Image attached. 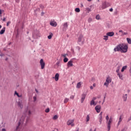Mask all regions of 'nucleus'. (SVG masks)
I'll return each mask as SVG.
<instances>
[{
	"label": "nucleus",
	"mask_w": 131,
	"mask_h": 131,
	"mask_svg": "<svg viewBox=\"0 0 131 131\" xmlns=\"http://www.w3.org/2000/svg\"><path fill=\"white\" fill-rule=\"evenodd\" d=\"M127 45L125 44H119L114 49L115 52H121V53H126L127 52Z\"/></svg>",
	"instance_id": "1"
},
{
	"label": "nucleus",
	"mask_w": 131,
	"mask_h": 131,
	"mask_svg": "<svg viewBox=\"0 0 131 131\" xmlns=\"http://www.w3.org/2000/svg\"><path fill=\"white\" fill-rule=\"evenodd\" d=\"M25 119H26V122H28V120H29V117H26L25 114L23 115L20 118L18 124V126L16 127V130H19L20 128H22V125H23Z\"/></svg>",
	"instance_id": "2"
},
{
	"label": "nucleus",
	"mask_w": 131,
	"mask_h": 131,
	"mask_svg": "<svg viewBox=\"0 0 131 131\" xmlns=\"http://www.w3.org/2000/svg\"><path fill=\"white\" fill-rule=\"evenodd\" d=\"M77 42L80 46L84 43V38H83V35L80 34L78 37Z\"/></svg>",
	"instance_id": "3"
},
{
	"label": "nucleus",
	"mask_w": 131,
	"mask_h": 131,
	"mask_svg": "<svg viewBox=\"0 0 131 131\" xmlns=\"http://www.w3.org/2000/svg\"><path fill=\"white\" fill-rule=\"evenodd\" d=\"M112 121H113V120L112 119V118L111 117L108 121L107 122V131H110V128H111V123H112Z\"/></svg>",
	"instance_id": "4"
},
{
	"label": "nucleus",
	"mask_w": 131,
	"mask_h": 131,
	"mask_svg": "<svg viewBox=\"0 0 131 131\" xmlns=\"http://www.w3.org/2000/svg\"><path fill=\"white\" fill-rule=\"evenodd\" d=\"M103 114V112H100L98 116V120L100 124H102V121H103V116H102Z\"/></svg>",
	"instance_id": "5"
},
{
	"label": "nucleus",
	"mask_w": 131,
	"mask_h": 131,
	"mask_svg": "<svg viewBox=\"0 0 131 131\" xmlns=\"http://www.w3.org/2000/svg\"><path fill=\"white\" fill-rule=\"evenodd\" d=\"M74 119L73 120H69L67 122L68 125H71V126H74Z\"/></svg>",
	"instance_id": "6"
},
{
	"label": "nucleus",
	"mask_w": 131,
	"mask_h": 131,
	"mask_svg": "<svg viewBox=\"0 0 131 131\" xmlns=\"http://www.w3.org/2000/svg\"><path fill=\"white\" fill-rule=\"evenodd\" d=\"M40 64L41 66V69H43L45 68V66H46V63L43 62V59H41L40 60Z\"/></svg>",
	"instance_id": "7"
},
{
	"label": "nucleus",
	"mask_w": 131,
	"mask_h": 131,
	"mask_svg": "<svg viewBox=\"0 0 131 131\" xmlns=\"http://www.w3.org/2000/svg\"><path fill=\"white\" fill-rule=\"evenodd\" d=\"M117 75L121 80H123V75H122V73L119 72L118 73H117Z\"/></svg>",
	"instance_id": "8"
},
{
	"label": "nucleus",
	"mask_w": 131,
	"mask_h": 131,
	"mask_svg": "<svg viewBox=\"0 0 131 131\" xmlns=\"http://www.w3.org/2000/svg\"><path fill=\"white\" fill-rule=\"evenodd\" d=\"M73 66V61L70 60L67 63L68 68H70V67H72Z\"/></svg>",
	"instance_id": "9"
},
{
	"label": "nucleus",
	"mask_w": 131,
	"mask_h": 131,
	"mask_svg": "<svg viewBox=\"0 0 131 131\" xmlns=\"http://www.w3.org/2000/svg\"><path fill=\"white\" fill-rule=\"evenodd\" d=\"M101 106L100 105H97L95 107V110L96 111V112H97V113H100V112H101Z\"/></svg>",
	"instance_id": "10"
},
{
	"label": "nucleus",
	"mask_w": 131,
	"mask_h": 131,
	"mask_svg": "<svg viewBox=\"0 0 131 131\" xmlns=\"http://www.w3.org/2000/svg\"><path fill=\"white\" fill-rule=\"evenodd\" d=\"M50 25L51 26H53V27H56L57 25V22L55 21H52L50 23Z\"/></svg>",
	"instance_id": "11"
},
{
	"label": "nucleus",
	"mask_w": 131,
	"mask_h": 131,
	"mask_svg": "<svg viewBox=\"0 0 131 131\" xmlns=\"http://www.w3.org/2000/svg\"><path fill=\"white\" fill-rule=\"evenodd\" d=\"M62 29L63 30H65L66 29H67V28H68V23H64V24H62Z\"/></svg>",
	"instance_id": "12"
},
{
	"label": "nucleus",
	"mask_w": 131,
	"mask_h": 131,
	"mask_svg": "<svg viewBox=\"0 0 131 131\" xmlns=\"http://www.w3.org/2000/svg\"><path fill=\"white\" fill-rule=\"evenodd\" d=\"M85 97H86V94H83L81 95V102L83 103L84 99H85Z\"/></svg>",
	"instance_id": "13"
},
{
	"label": "nucleus",
	"mask_w": 131,
	"mask_h": 131,
	"mask_svg": "<svg viewBox=\"0 0 131 131\" xmlns=\"http://www.w3.org/2000/svg\"><path fill=\"white\" fill-rule=\"evenodd\" d=\"M17 105L20 109H22L23 108V104H22V101L20 100L17 102Z\"/></svg>",
	"instance_id": "14"
},
{
	"label": "nucleus",
	"mask_w": 131,
	"mask_h": 131,
	"mask_svg": "<svg viewBox=\"0 0 131 131\" xmlns=\"http://www.w3.org/2000/svg\"><path fill=\"white\" fill-rule=\"evenodd\" d=\"M107 36H113L114 35V32H108L106 33Z\"/></svg>",
	"instance_id": "15"
},
{
	"label": "nucleus",
	"mask_w": 131,
	"mask_h": 131,
	"mask_svg": "<svg viewBox=\"0 0 131 131\" xmlns=\"http://www.w3.org/2000/svg\"><path fill=\"white\" fill-rule=\"evenodd\" d=\"M106 8H107V3L103 2L102 3V10H104V9H106Z\"/></svg>",
	"instance_id": "16"
},
{
	"label": "nucleus",
	"mask_w": 131,
	"mask_h": 131,
	"mask_svg": "<svg viewBox=\"0 0 131 131\" xmlns=\"http://www.w3.org/2000/svg\"><path fill=\"white\" fill-rule=\"evenodd\" d=\"M82 84V82H79L77 83V85H76V88L77 89H80V88H81V85Z\"/></svg>",
	"instance_id": "17"
},
{
	"label": "nucleus",
	"mask_w": 131,
	"mask_h": 131,
	"mask_svg": "<svg viewBox=\"0 0 131 131\" xmlns=\"http://www.w3.org/2000/svg\"><path fill=\"white\" fill-rule=\"evenodd\" d=\"M55 81H58L59 80V74L58 73H56L54 77Z\"/></svg>",
	"instance_id": "18"
},
{
	"label": "nucleus",
	"mask_w": 131,
	"mask_h": 131,
	"mask_svg": "<svg viewBox=\"0 0 131 131\" xmlns=\"http://www.w3.org/2000/svg\"><path fill=\"white\" fill-rule=\"evenodd\" d=\"M6 32V27H4L0 31V34H4Z\"/></svg>",
	"instance_id": "19"
},
{
	"label": "nucleus",
	"mask_w": 131,
	"mask_h": 131,
	"mask_svg": "<svg viewBox=\"0 0 131 131\" xmlns=\"http://www.w3.org/2000/svg\"><path fill=\"white\" fill-rule=\"evenodd\" d=\"M120 68H121V65L118 64L117 67L116 72L117 73L119 72V70H120Z\"/></svg>",
	"instance_id": "20"
},
{
	"label": "nucleus",
	"mask_w": 131,
	"mask_h": 131,
	"mask_svg": "<svg viewBox=\"0 0 131 131\" xmlns=\"http://www.w3.org/2000/svg\"><path fill=\"white\" fill-rule=\"evenodd\" d=\"M123 101H124V102H125V101H126V100H127V94L123 95Z\"/></svg>",
	"instance_id": "21"
},
{
	"label": "nucleus",
	"mask_w": 131,
	"mask_h": 131,
	"mask_svg": "<svg viewBox=\"0 0 131 131\" xmlns=\"http://www.w3.org/2000/svg\"><path fill=\"white\" fill-rule=\"evenodd\" d=\"M90 105L91 106H93V105H94V106H96V105H97V103H95L94 100H92L90 102Z\"/></svg>",
	"instance_id": "22"
},
{
	"label": "nucleus",
	"mask_w": 131,
	"mask_h": 131,
	"mask_svg": "<svg viewBox=\"0 0 131 131\" xmlns=\"http://www.w3.org/2000/svg\"><path fill=\"white\" fill-rule=\"evenodd\" d=\"M127 68V66H125L123 67L121 71V72H124V70H126Z\"/></svg>",
	"instance_id": "23"
},
{
	"label": "nucleus",
	"mask_w": 131,
	"mask_h": 131,
	"mask_svg": "<svg viewBox=\"0 0 131 131\" xmlns=\"http://www.w3.org/2000/svg\"><path fill=\"white\" fill-rule=\"evenodd\" d=\"M106 82H108L109 83H110L112 81L111 78H110V77H107L106 79Z\"/></svg>",
	"instance_id": "24"
},
{
	"label": "nucleus",
	"mask_w": 131,
	"mask_h": 131,
	"mask_svg": "<svg viewBox=\"0 0 131 131\" xmlns=\"http://www.w3.org/2000/svg\"><path fill=\"white\" fill-rule=\"evenodd\" d=\"M69 101V99L68 98H66L63 101L64 104H66V103H68V102Z\"/></svg>",
	"instance_id": "25"
},
{
	"label": "nucleus",
	"mask_w": 131,
	"mask_h": 131,
	"mask_svg": "<svg viewBox=\"0 0 131 131\" xmlns=\"http://www.w3.org/2000/svg\"><path fill=\"white\" fill-rule=\"evenodd\" d=\"M52 37H53V34L52 33H50V35L48 36V38L49 39H51Z\"/></svg>",
	"instance_id": "26"
},
{
	"label": "nucleus",
	"mask_w": 131,
	"mask_h": 131,
	"mask_svg": "<svg viewBox=\"0 0 131 131\" xmlns=\"http://www.w3.org/2000/svg\"><path fill=\"white\" fill-rule=\"evenodd\" d=\"M121 121H122V119L121 118V116H120L118 123V125H119L120 124V122H121Z\"/></svg>",
	"instance_id": "27"
},
{
	"label": "nucleus",
	"mask_w": 131,
	"mask_h": 131,
	"mask_svg": "<svg viewBox=\"0 0 131 131\" xmlns=\"http://www.w3.org/2000/svg\"><path fill=\"white\" fill-rule=\"evenodd\" d=\"M75 11L76 12V13H79V12H80V9L79 8H76L75 9Z\"/></svg>",
	"instance_id": "28"
},
{
	"label": "nucleus",
	"mask_w": 131,
	"mask_h": 131,
	"mask_svg": "<svg viewBox=\"0 0 131 131\" xmlns=\"http://www.w3.org/2000/svg\"><path fill=\"white\" fill-rule=\"evenodd\" d=\"M86 122H89L90 121V115H88L86 118Z\"/></svg>",
	"instance_id": "29"
},
{
	"label": "nucleus",
	"mask_w": 131,
	"mask_h": 131,
	"mask_svg": "<svg viewBox=\"0 0 131 131\" xmlns=\"http://www.w3.org/2000/svg\"><path fill=\"white\" fill-rule=\"evenodd\" d=\"M126 40H127V41L128 43H129V45H130V44H131V39H130V38H126Z\"/></svg>",
	"instance_id": "30"
},
{
	"label": "nucleus",
	"mask_w": 131,
	"mask_h": 131,
	"mask_svg": "<svg viewBox=\"0 0 131 131\" xmlns=\"http://www.w3.org/2000/svg\"><path fill=\"white\" fill-rule=\"evenodd\" d=\"M109 83L108 82H107V81H106L104 83V85H105V86H106V88H108V85H109Z\"/></svg>",
	"instance_id": "31"
},
{
	"label": "nucleus",
	"mask_w": 131,
	"mask_h": 131,
	"mask_svg": "<svg viewBox=\"0 0 131 131\" xmlns=\"http://www.w3.org/2000/svg\"><path fill=\"white\" fill-rule=\"evenodd\" d=\"M67 56H68V54H61V57H63V58H67L66 57H67Z\"/></svg>",
	"instance_id": "32"
},
{
	"label": "nucleus",
	"mask_w": 131,
	"mask_h": 131,
	"mask_svg": "<svg viewBox=\"0 0 131 131\" xmlns=\"http://www.w3.org/2000/svg\"><path fill=\"white\" fill-rule=\"evenodd\" d=\"M108 36H107V35H105V36H103V39L104 40H108Z\"/></svg>",
	"instance_id": "33"
},
{
	"label": "nucleus",
	"mask_w": 131,
	"mask_h": 131,
	"mask_svg": "<svg viewBox=\"0 0 131 131\" xmlns=\"http://www.w3.org/2000/svg\"><path fill=\"white\" fill-rule=\"evenodd\" d=\"M53 120H56V119H58V116L57 115H55L53 118Z\"/></svg>",
	"instance_id": "34"
},
{
	"label": "nucleus",
	"mask_w": 131,
	"mask_h": 131,
	"mask_svg": "<svg viewBox=\"0 0 131 131\" xmlns=\"http://www.w3.org/2000/svg\"><path fill=\"white\" fill-rule=\"evenodd\" d=\"M63 62L64 63H67V62H68V58H64L63 59Z\"/></svg>",
	"instance_id": "35"
},
{
	"label": "nucleus",
	"mask_w": 131,
	"mask_h": 131,
	"mask_svg": "<svg viewBox=\"0 0 131 131\" xmlns=\"http://www.w3.org/2000/svg\"><path fill=\"white\" fill-rule=\"evenodd\" d=\"M86 10L88 13H90V12H91V11H92V10L90 8H86Z\"/></svg>",
	"instance_id": "36"
},
{
	"label": "nucleus",
	"mask_w": 131,
	"mask_h": 131,
	"mask_svg": "<svg viewBox=\"0 0 131 131\" xmlns=\"http://www.w3.org/2000/svg\"><path fill=\"white\" fill-rule=\"evenodd\" d=\"M45 112L46 113H49L50 112V108H47V109L45 110Z\"/></svg>",
	"instance_id": "37"
},
{
	"label": "nucleus",
	"mask_w": 131,
	"mask_h": 131,
	"mask_svg": "<svg viewBox=\"0 0 131 131\" xmlns=\"http://www.w3.org/2000/svg\"><path fill=\"white\" fill-rule=\"evenodd\" d=\"M96 19L97 20H100V15H96Z\"/></svg>",
	"instance_id": "38"
},
{
	"label": "nucleus",
	"mask_w": 131,
	"mask_h": 131,
	"mask_svg": "<svg viewBox=\"0 0 131 131\" xmlns=\"http://www.w3.org/2000/svg\"><path fill=\"white\" fill-rule=\"evenodd\" d=\"M92 21H93V19H92V18H89L88 19L89 23H91V22H92Z\"/></svg>",
	"instance_id": "39"
},
{
	"label": "nucleus",
	"mask_w": 131,
	"mask_h": 131,
	"mask_svg": "<svg viewBox=\"0 0 131 131\" xmlns=\"http://www.w3.org/2000/svg\"><path fill=\"white\" fill-rule=\"evenodd\" d=\"M127 34V32H123L122 33V35L123 36L124 35H126Z\"/></svg>",
	"instance_id": "40"
},
{
	"label": "nucleus",
	"mask_w": 131,
	"mask_h": 131,
	"mask_svg": "<svg viewBox=\"0 0 131 131\" xmlns=\"http://www.w3.org/2000/svg\"><path fill=\"white\" fill-rule=\"evenodd\" d=\"M33 99V102L36 101V96H34Z\"/></svg>",
	"instance_id": "41"
},
{
	"label": "nucleus",
	"mask_w": 131,
	"mask_h": 131,
	"mask_svg": "<svg viewBox=\"0 0 131 131\" xmlns=\"http://www.w3.org/2000/svg\"><path fill=\"white\" fill-rule=\"evenodd\" d=\"M40 8L43 10V9H45V6H43L42 5H40Z\"/></svg>",
	"instance_id": "42"
},
{
	"label": "nucleus",
	"mask_w": 131,
	"mask_h": 131,
	"mask_svg": "<svg viewBox=\"0 0 131 131\" xmlns=\"http://www.w3.org/2000/svg\"><path fill=\"white\" fill-rule=\"evenodd\" d=\"M77 50H78V51L79 52V51H80V47H79V46H77L76 47Z\"/></svg>",
	"instance_id": "43"
},
{
	"label": "nucleus",
	"mask_w": 131,
	"mask_h": 131,
	"mask_svg": "<svg viewBox=\"0 0 131 131\" xmlns=\"http://www.w3.org/2000/svg\"><path fill=\"white\" fill-rule=\"evenodd\" d=\"M16 96H17V97H18V98H21V97H22V95H19V93H17V94H16Z\"/></svg>",
	"instance_id": "44"
},
{
	"label": "nucleus",
	"mask_w": 131,
	"mask_h": 131,
	"mask_svg": "<svg viewBox=\"0 0 131 131\" xmlns=\"http://www.w3.org/2000/svg\"><path fill=\"white\" fill-rule=\"evenodd\" d=\"M106 6H107V7H110L111 6V5L110 4V3H106Z\"/></svg>",
	"instance_id": "45"
},
{
	"label": "nucleus",
	"mask_w": 131,
	"mask_h": 131,
	"mask_svg": "<svg viewBox=\"0 0 131 131\" xmlns=\"http://www.w3.org/2000/svg\"><path fill=\"white\" fill-rule=\"evenodd\" d=\"M10 24H11V21H8V22L7 23V26H9V25Z\"/></svg>",
	"instance_id": "46"
},
{
	"label": "nucleus",
	"mask_w": 131,
	"mask_h": 131,
	"mask_svg": "<svg viewBox=\"0 0 131 131\" xmlns=\"http://www.w3.org/2000/svg\"><path fill=\"white\" fill-rule=\"evenodd\" d=\"M28 114H29V115H31V111H30V110H29V111H28Z\"/></svg>",
	"instance_id": "47"
},
{
	"label": "nucleus",
	"mask_w": 131,
	"mask_h": 131,
	"mask_svg": "<svg viewBox=\"0 0 131 131\" xmlns=\"http://www.w3.org/2000/svg\"><path fill=\"white\" fill-rule=\"evenodd\" d=\"M70 99H72V100H73V99H74V96H73V95L71 96Z\"/></svg>",
	"instance_id": "48"
},
{
	"label": "nucleus",
	"mask_w": 131,
	"mask_h": 131,
	"mask_svg": "<svg viewBox=\"0 0 131 131\" xmlns=\"http://www.w3.org/2000/svg\"><path fill=\"white\" fill-rule=\"evenodd\" d=\"M106 119L107 121H108V120H109V116H106Z\"/></svg>",
	"instance_id": "49"
},
{
	"label": "nucleus",
	"mask_w": 131,
	"mask_h": 131,
	"mask_svg": "<svg viewBox=\"0 0 131 131\" xmlns=\"http://www.w3.org/2000/svg\"><path fill=\"white\" fill-rule=\"evenodd\" d=\"M97 97H93L92 99V100L95 101V100H96Z\"/></svg>",
	"instance_id": "50"
},
{
	"label": "nucleus",
	"mask_w": 131,
	"mask_h": 131,
	"mask_svg": "<svg viewBox=\"0 0 131 131\" xmlns=\"http://www.w3.org/2000/svg\"><path fill=\"white\" fill-rule=\"evenodd\" d=\"M81 8H83V4L82 3L80 4Z\"/></svg>",
	"instance_id": "51"
},
{
	"label": "nucleus",
	"mask_w": 131,
	"mask_h": 131,
	"mask_svg": "<svg viewBox=\"0 0 131 131\" xmlns=\"http://www.w3.org/2000/svg\"><path fill=\"white\" fill-rule=\"evenodd\" d=\"M110 12H113V8H111L110 9Z\"/></svg>",
	"instance_id": "52"
},
{
	"label": "nucleus",
	"mask_w": 131,
	"mask_h": 131,
	"mask_svg": "<svg viewBox=\"0 0 131 131\" xmlns=\"http://www.w3.org/2000/svg\"><path fill=\"white\" fill-rule=\"evenodd\" d=\"M90 89L91 90H94V87H93V86H90Z\"/></svg>",
	"instance_id": "53"
},
{
	"label": "nucleus",
	"mask_w": 131,
	"mask_h": 131,
	"mask_svg": "<svg viewBox=\"0 0 131 131\" xmlns=\"http://www.w3.org/2000/svg\"><path fill=\"white\" fill-rule=\"evenodd\" d=\"M129 71L130 72V76H131V68L129 69Z\"/></svg>",
	"instance_id": "54"
},
{
	"label": "nucleus",
	"mask_w": 131,
	"mask_h": 131,
	"mask_svg": "<svg viewBox=\"0 0 131 131\" xmlns=\"http://www.w3.org/2000/svg\"><path fill=\"white\" fill-rule=\"evenodd\" d=\"M93 85L94 88H96V83H94Z\"/></svg>",
	"instance_id": "55"
},
{
	"label": "nucleus",
	"mask_w": 131,
	"mask_h": 131,
	"mask_svg": "<svg viewBox=\"0 0 131 131\" xmlns=\"http://www.w3.org/2000/svg\"><path fill=\"white\" fill-rule=\"evenodd\" d=\"M44 14H45V13H43V12H42L41 13V15L43 16Z\"/></svg>",
	"instance_id": "56"
},
{
	"label": "nucleus",
	"mask_w": 131,
	"mask_h": 131,
	"mask_svg": "<svg viewBox=\"0 0 131 131\" xmlns=\"http://www.w3.org/2000/svg\"><path fill=\"white\" fill-rule=\"evenodd\" d=\"M18 94V93H17V91H15L14 92V95H16Z\"/></svg>",
	"instance_id": "57"
},
{
	"label": "nucleus",
	"mask_w": 131,
	"mask_h": 131,
	"mask_svg": "<svg viewBox=\"0 0 131 131\" xmlns=\"http://www.w3.org/2000/svg\"><path fill=\"white\" fill-rule=\"evenodd\" d=\"M119 32H121V33L122 34V33L123 32V31L121 30L119 31Z\"/></svg>",
	"instance_id": "58"
},
{
	"label": "nucleus",
	"mask_w": 131,
	"mask_h": 131,
	"mask_svg": "<svg viewBox=\"0 0 131 131\" xmlns=\"http://www.w3.org/2000/svg\"><path fill=\"white\" fill-rule=\"evenodd\" d=\"M2 131H6V130L5 128H3V129H2Z\"/></svg>",
	"instance_id": "59"
},
{
	"label": "nucleus",
	"mask_w": 131,
	"mask_h": 131,
	"mask_svg": "<svg viewBox=\"0 0 131 131\" xmlns=\"http://www.w3.org/2000/svg\"><path fill=\"white\" fill-rule=\"evenodd\" d=\"M3 21L5 22V21H6V18L4 17L3 19Z\"/></svg>",
	"instance_id": "60"
},
{
	"label": "nucleus",
	"mask_w": 131,
	"mask_h": 131,
	"mask_svg": "<svg viewBox=\"0 0 131 131\" xmlns=\"http://www.w3.org/2000/svg\"><path fill=\"white\" fill-rule=\"evenodd\" d=\"M0 16H2V10H0Z\"/></svg>",
	"instance_id": "61"
},
{
	"label": "nucleus",
	"mask_w": 131,
	"mask_h": 131,
	"mask_svg": "<svg viewBox=\"0 0 131 131\" xmlns=\"http://www.w3.org/2000/svg\"><path fill=\"white\" fill-rule=\"evenodd\" d=\"M35 91L37 93V94H38V91H37V90L35 89Z\"/></svg>",
	"instance_id": "62"
},
{
	"label": "nucleus",
	"mask_w": 131,
	"mask_h": 131,
	"mask_svg": "<svg viewBox=\"0 0 131 131\" xmlns=\"http://www.w3.org/2000/svg\"><path fill=\"white\" fill-rule=\"evenodd\" d=\"M2 28V25H0V29Z\"/></svg>",
	"instance_id": "63"
},
{
	"label": "nucleus",
	"mask_w": 131,
	"mask_h": 131,
	"mask_svg": "<svg viewBox=\"0 0 131 131\" xmlns=\"http://www.w3.org/2000/svg\"><path fill=\"white\" fill-rule=\"evenodd\" d=\"M90 131H93V129H90Z\"/></svg>",
	"instance_id": "64"
}]
</instances>
